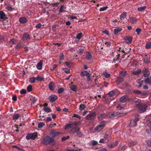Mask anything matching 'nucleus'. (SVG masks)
<instances>
[{
    "instance_id": "nucleus-63",
    "label": "nucleus",
    "mask_w": 151,
    "mask_h": 151,
    "mask_svg": "<svg viewBox=\"0 0 151 151\" xmlns=\"http://www.w3.org/2000/svg\"><path fill=\"white\" fill-rule=\"evenodd\" d=\"M140 94L141 95L143 96H147L148 95V94L147 93L145 92H142L141 91Z\"/></svg>"
},
{
    "instance_id": "nucleus-52",
    "label": "nucleus",
    "mask_w": 151,
    "mask_h": 151,
    "mask_svg": "<svg viewBox=\"0 0 151 151\" xmlns=\"http://www.w3.org/2000/svg\"><path fill=\"white\" fill-rule=\"evenodd\" d=\"M108 8V7L107 6L100 8L99 9V11L100 12L104 11L106 10Z\"/></svg>"
},
{
    "instance_id": "nucleus-20",
    "label": "nucleus",
    "mask_w": 151,
    "mask_h": 151,
    "mask_svg": "<svg viewBox=\"0 0 151 151\" xmlns=\"http://www.w3.org/2000/svg\"><path fill=\"white\" fill-rule=\"evenodd\" d=\"M42 60H40L37 63L36 66L38 70H41L42 68Z\"/></svg>"
},
{
    "instance_id": "nucleus-44",
    "label": "nucleus",
    "mask_w": 151,
    "mask_h": 151,
    "mask_svg": "<svg viewBox=\"0 0 151 151\" xmlns=\"http://www.w3.org/2000/svg\"><path fill=\"white\" fill-rule=\"evenodd\" d=\"M135 31L137 32V35H139L142 31V29L139 28H137L136 29Z\"/></svg>"
},
{
    "instance_id": "nucleus-59",
    "label": "nucleus",
    "mask_w": 151,
    "mask_h": 151,
    "mask_svg": "<svg viewBox=\"0 0 151 151\" xmlns=\"http://www.w3.org/2000/svg\"><path fill=\"white\" fill-rule=\"evenodd\" d=\"M36 79L38 81H41L43 80V78L42 77L38 76L36 78Z\"/></svg>"
},
{
    "instance_id": "nucleus-51",
    "label": "nucleus",
    "mask_w": 151,
    "mask_h": 151,
    "mask_svg": "<svg viewBox=\"0 0 151 151\" xmlns=\"http://www.w3.org/2000/svg\"><path fill=\"white\" fill-rule=\"evenodd\" d=\"M103 75L106 78H109L110 76V74L106 72H104Z\"/></svg>"
},
{
    "instance_id": "nucleus-42",
    "label": "nucleus",
    "mask_w": 151,
    "mask_h": 151,
    "mask_svg": "<svg viewBox=\"0 0 151 151\" xmlns=\"http://www.w3.org/2000/svg\"><path fill=\"white\" fill-rule=\"evenodd\" d=\"M151 47V42H147L145 46V48L147 49H150Z\"/></svg>"
},
{
    "instance_id": "nucleus-40",
    "label": "nucleus",
    "mask_w": 151,
    "mask_h": 151,
    "mask_svg": "<svg viewBox=\"0 0 151 151\" xmlns=\"http://www.w3.org/2000/svg\"><path fill=\"white\" fill-rule=\"evenodd\" d=\"M86 107L85 104H81L79 106V109L81 111H82Z\"/></svg>"
},
{
    "instance_id": "nucleus-14",
    "label": "nucleus",
    "mask_w": 151,
    "mask_h": 151,
    "mask_svg": "<svg viewBox=\"0 0 151 151\" xmlns=\"http://www.w3.org/2000/svg\"><path fill=\"white\" fill-rule=\"evenodd\" d=\"M108 115V118L109 117L110 118H113L115 117L117 115V113L116 112H110L107 114Z\"/></svg>"
},
{
    "instance_id": "nucleus-22",
    "label": "nucleus",
    "mask_w": 151,
    "mask_h": 151,
    "mask_svg": "<svg viewBox=\"0 0 151 151\" xmlns=\"http://www.w3.org/2000/svg\"><path fill=\"white\" fill-rule=\"evenodd\" d=\"M66 9V7L64 5L61 6L59 12L60 13L65 12V9Z\"/></svg>"
},
{
    "instance_id": "nucleus-23",
    "label": "nucleus",
    "mask_w": 151,
    "mask_h": 151,
    "mask_svg": "<svg viewBox=\"0 0 151 151\" xmlns=\"http://www.w3.org/2000/svg\"><path fill=\"white\" fill-rule=\"evenodd\" d=\"M89 73L87 71L85 70L82 71L80 73V75L82 77H84L85 76H87L89 75Z\"/></svg>"
},
{
    "instance_id": "nucleus-27",
    "label": "nucleus",
    "mask_w": 151,
    "mask_h": 151,
    "mask_svg": "<svg viewBox=\"0 0 151 151\" xmlns=\"http://www.w3.org/2000/svg\"><path fill=\"white\" fill-rule=\"evenodd\" d=\"M79 130H80V128L78 127H76L73 128L71 130L72 132L73 133H76Z\"/></svg>"
},
{
    "instance_id": "nucleus-10",
    "label": "nucleus",
    "mask_w": 151,
    "mask_h": 151,
    "mask_svg": "<svg viewBox=\"0 0 151 151\" xmlns=\"http://www.w3.org/2000/svg\"><path fill=\"white\" fill-rule=\"evenodd\" d=\"M142 72L145 77H148L150 74V72L148 69L147 68H144L142 70Z\"/></svg>"
},
{
    "instance_id": "nucleus-47",
    "label": "nucleus",
    "mask_w": 151,
    "mask_h": 151,
    "mask_svg": "<svg viewBox=\"0 0 151 151\" xmlns=\"http://www.w3.org/2000/svg\"><path fill=\"white\" fill-rule=\"evenodd\" d=\"M27 91L29 92H31L32 90V86L31 85H29L27 88Z\"/></svg>"
},
{
    "instance_id": "nucleus-54",
    "label": "nucleus",
    "mask_w": 151,
    "mask_h": 151,
    "mask_svg": "<svg viewBox=\"0 0 151 151\" xmlns=\"http://www.w3.org/2000/svg\"><path fill=\"white\" fill-rule=\"evenodd\" d=\"M21 94H25L26 93V91L25 89H21L20 92Z\"/></svg>"
},
{
    "instance_id": "nucleus-34",
    "label": "nucleus",
    "mask_w": 151,
    "mask_h": 151,
    "mask_svg": "<svg viewBox=\"0 0 151 151\" xmlns=\"http://www.w3.org/2000/svg\"><path fill=\"white\" fill-rule=\"evenodd\" d=\"M16 41V40L14 38L11 39L10 41L9 42V45H10L11 46H12L13 45L15 44Z\"/></svg>"
},
{
    "instance_id": "nucleus-62",
    "label": "nucleus",
    "mask_w": 151,
    "mask_h": 151,
    "mask_svg": "<svg viewBox=\"0 0 151 151\" xmlns=\"http://www.w3.org/2000/svg\"><path fill=\"white\" fill-rule=\"evenodd\" d=\"M64 91V88H61L58 89V93H60Z\"/></svg>"
},
{
    "instance_id": "nucleus-12",
    "label": "nucleus",
    "mask_w": 151,
    "mask_h": 151,
    "mask_svg": "<svg viewBox=\"0 0 151 151\" xmlns=\"http://www.w3.org/2000/svg\"><path fill=\"white\" fill-rule=\"evenodd\" d=\"M23 40H30V35L28 33H24L22 37Z\"/></svg>"
},
{
    "instance_id": "nucleus-36",
    "label": "nucleus",
    "mask_w": 151,
    "mask_h": 151,
    "mask_svg": "<svg viewBox=\"0 0 151 151\" xmlns=\"http://www.w3.org/2000/svg\"><path fill=\"white\" fill-rule=\"evenodd\" d=\"M134 102L135 103H138V104H141V100L139 99H137L135 98L134 97Z\"/></svg>"
},
{
    "instance_id": "nucleus-64",
    "label": "nucleus",
    "mask_w": 151,
    "mask_h": 151,
    "mask_svg": "<svg viewBox=\"0 0 151 151\" xmlns=\"http://www.w3.org/2000/svg\"><path fill=\"white\" fill-rule=\"evenodd\" d=\"M6 9L8 11H13V8L10 6H8L6 7Z\"/></svg>"
},
{
    "instance_id": "nucleus-19",
    "label": "nucleus",
    "mask_w": 151,
    "mask_h": 151,
    "mask_svg": "<svg viewBox=\"0 0 151 151\" xmlns=\"http://www.w3.org/2000/svg\"><path fill=\"white\" fill-rule=\"evenodd\" d=\"M122 30V29L121 27H119L115 29H114V34L116 35Z\"/></svg>"
},
{
    "instance_id": "nucleus-56",
    "label": "nucleus",
    "mask_w": 151,
    "mask_h": 151,
    "mask_svg": "<svg viewBox=\"0 0 151 151\" xmlns=\"http://www.w3.org/2000/svg\"><path fill=\"white\" fill-rule=\"evenodd\" d=\"M136 142L133 141H131L129 143V146H133L136 145Z\"/></svg>"
},
{
    "instance_id": "nucleus-28",
    "label": "nucleus",
    "mask_w": 151,
    "mask_h": 151,
    "mask_svg": "<svg viewBox=\"0 0 151 151\" xmlns=\"http://www.w3.org/2000/svg\"><path fill=\"white\" fill-rule=\"evenodd\" d=\"M147 8L145 6L139 7L137 8V10L138 12H141L144 11Z\"/></svg>"
},
{
    "instance_id": "nucleus-29",
    "label": "nucleus",
    "mask_w": 151,
    "mask_h": 151,
    "mask_svg": "<svg viewBox=\"0 0 151 151\" xmlns=\"http://www.w3.org/2000/svg\"><path fill=\"white\" fill-rule=\"evenodd\" d=\"M134 97H130L127 95V101L129 103L133 102Z\"/></svg>"
},
{
    "instance_id": "nucleus-55",
    "label": "nucleus",
    "mask_w": 151,
    "mask_h": 151,
    "mask_svg": "<svg viewBox=\"0 0 151 151\" xmlns=\"http://www.w3.org/2000/svg\"><path fill=\"white\" fill-rule=\"evenodd\" d=\"M91 143L92 145L94 146L97 145L98 144V142L96 141L93 140L91 141Z\"/></svg>"
},
{
    "instance_id": "nucleus-25",
    "label": "nucleus",
    "mask_w": 151,
    "mask_h": 151,
    "mask_svg": "<svg viewBox=\"0 0 151 151\" xmlns=\"http://www.w3.org/2000/svg\"><path fill=\"white\" fill-rule=\"evenodd\" d=\"M71 90L73 91L76 92L77 89V87L76 85H71L70 86Z\"/></svg>"
},
{
    "instance_id": "nucleus-4",
    "label": "nucleus",
    "mask_w": 151,
    "mask_h": 151,
    "mask_svg": "<svg viewBox=\"0 0 151 151\" xmlns=\"http://www.w3.org/2000/svg\"><path fill=\"white\" fill-rule=\"evenodd\" d=\"M105 123V121H103L96 127L95 128L96 130L97 131H101L104 127Z\"/></svg>"
},
{
    "instance_id": "nucleus-21",
    "label": "nucleus",
    "mask_w": 151,
    "mask_h": 151,
    "mask_svg": "<svg viewBox=\"0 0 151 151\" xmlns=\"http://www.w3.org/2000/svg\"><path fill=\"white\" fill-rule=\"evenodd\" d=\"M143 82H144V81L141 80L140 79H138L136 81V82L139 84L137 86L138 88H140L142 87Z\"/></svg>"
},
{
    "instance_id": "nucleus-39",
    "label": "nucleus",
    "mask_w": 151,
    "mask_h": 151,
    "mask_svg": "<svg viewBox=\"0 0 151 151\" xmlns=\"http://www.w3.org/2000/svg\"><path fill=\"white\" fill-rule=\"evenodd\" d=\"M36 78L34 77H32L29 78V81L31 83H33L35 82Z\"/></svg>"
},
{
    "instance_id": "nucleus-41",
    "label": "nucleus",
    "mask_w": 151,
    "mask_h": 151,
    "mask_svg": "<svg viewBox=\"0 0 151 151\" xmlns=\"http://www.w3.org/2000/svg\"><path fill=\"white\" fill-rule=\"evenodd\" d=\"M43 109L45 112L47 113L50 112L52 111V110L48 107H44Z\"/></svg>"
},
{
    "instance_id": "nucleus-32",
    "label": "nucleus",
    "mask_w": 151,
    "mask_h": 151,
    "mask_svg": "<svg viewBox=\"0 0 151 151\" xmlns=\"http://www.w3.org/2000/svg\"><path fill=\"white\" fill-rule=\"evenodd\" d=\"M120 55L119 54L117 55L116 57L113 60V61L112 62V63H115V61L118 60L120 58Z\"/></svg>"
},
{
    "instance_id": "nucleus-53",
    "label": "nucleus",
    "mask_w": 151,
    "mask_h": 151,
    "mask_svg": "<svg viewBox=\"0 0 151 151\" xmlns=\"http://www.w3.org/2000/svg\"><path fill=\"white\" fill-rule=\"evenodd\" d=\"M116 81L118 82V83H120L122 82L123 81V79L121 77H117Z\"/></svg>"
},
{
    "instance_id": "nucleus-45",
    "label": "nucleus",
    "mask_w": 151,
    "mask_h": 151,
    "mask_svg": "<svg viewBox=\"0 0 151 151\" xmlns=\"http://www.w3.org/2000/svg\"><path fill=\"white\" fill-rule=\"evenodd\" d=\"M59 56V60L62 61L63 60L64 57V55L63 53H60V54Z\"/></svg>"
},
{
    "instance_id": "nucleus-60",
    "label": "nucleus",
    "mask_w": 151,
    "mask_h": 151,
    "mask_svg": "<svg viewBox=\"0 0 151 151\" xmlns=\"http://www.w3.org/2000/svg\"><path fill=\"white\" fill-rule=\"evenodd\" d=\"M133 92L134 93L137 94H140V93H141V91L138 90H134L133 91Z\"/></svg>"
},
{
    "instance_id": "nucleus-11",
    "label": "nucleus",
    "mask_w": 151,
    "mask_h": 151,
    "mask_svg": "<svg viewBox=\"0 0 151 151\" xmlns=\"http://www.w3.org/2000/svg\"><path fill=\"white\" fill-rule=\"evenodd\" d=\"M48 98L50 102H53L58 99V97L55 95H52L49 96Z\"/></svg>"
},
{
    "instance_id": "nucleus-3",
    "label": "nucleus",
    "mask_w": 151,
    "mask_h": 151,
    "mask_svg": "<svg viewBox=\"0 0 151 151\" xmlns=\"http://www.w3.org/2000/svg\"><path fill=\"white\" fill-rule=\"evenodd\" d=\"M37 136V133L35 132L33 133H30L28 134L26 136V139L27 140H29L30 139H34Z\"/></svg>"
},
{
    "instance_id": "nucleus-6",
    "label": "nucleus",
    "mask_w": 151,
    "mask_h": 151,
    "mask_svg": "<svg viewBox=\"0 0 151 151\" xmlns=\"http://www.w3.org/2000/svg\"><path fill=\"white\" fill-rule=\"evenodd\" d=\"M139 120V119L137 118H136L134 119H132L131 120L130 123V126L131 127H136L137 125V122Z\"/></svg>"
},
{
    "instance_id": "nucleus-37",
    "label": "nucleus",
    "mask_w": 151,
    "mask_h": 151,
    "mask_svg": "<svg viewBox=\"0 0 151 151\" xmlns=\"http://www.w3.org/2000/svg\"><path fill=\"white\" fill-rule=\"evenodd\" d=\"M127 73V72L126 71H121L120 72L119 74L121 75L123 77H124L125 76Z\"/></svg>"
},
{
    "instance_id": "nucleus-26",
    "label": "nucleus",
    "mask_w": 151,
    "mask_h": 151,
    "mask_svg": "<svg viewBox=\"0 0 151 151\" xmlns=\"http://www.w3.org/2000/svg\"><path fill=\"white\" fill-rule=\"evenodd\" d=\"M130 21L132 24H135L137 22L136 18L132 17L130 18Z\"/></svg>"
},
{
    "instance_id": "nucleus-38",
    "label": "nucleus",
    "mask_w": 151,
    "mask_h": 151,
    "mask_svg": "<svg viewBox=\"0 0 151 151\" xmlns=\"http://www.w3.org/2000/svg\"><path fill=\"white\" fill-rule=\"evenodd\" d=\"M83 35L81 32L78 34L76 37V38L80 40L83 37Z\"/></svg>"
},
{
    "instance_id": "nucleus-18",
    "label": "nucleus",
    "mask_w": 151,
    "mask_h": 151,
    "mask_svg": "<svg viewBox=\"0 0 151 151\" xmlns=\"http://www.w3.org/2000/svg\"><path fill=\"white\" fill-rule=\"evenodd\" d=\"M48 87L50 90H54L55 88V86L54 83L52 82H51L48 84Z\"/></svg>"
},
{
    "instance_id": "nucleus-35",
    "label": "nucleus",
    "mask_w": 151,
    "mask_h": 151,
    "mask_svg": "<svg viewBox=\"0 0 151 151\" xmlns=\"http://www.w3.org/2000/svg\"><path fill=\"white\" fill-rule=\"evenodd\" d=\"M45 124L43 122H40L38 123V127L39 128L41 129L45 126Z\"/></svg>"
},
{
    "instance_id": "nucleus-49",
    "label": "nucleus",
    "mask_w": 151,
    "mask_h": 151,
    "mask_svg": "<svg viewBox=\"0 0 151 151\" xmlns=\"http://www.w3.org/2000/svg\"><path fill=\"white\" fill-rule=\"evenodd\" d=\"M109 96L110 97H112L115 94L114 91L113 90H112V91H110L109 93Z\"/></svg>"
},
{
    "instance_id": "nucleus-13",
    "label": "nucleus",
    "mask_w": 151,
    "mask_h": 151,
    "mask_svg": "<svg viewBox=\"0 0 151 151\" xmlns=\"http://www.w3.org/2000/svg\"><path fill=\"white\" fill-rule=\"evenodd\" d=\"M19 21L21 23L25 24L27 22V20L25 17H22L19 18Z\"/></svg>"
},
{
    "instance_id": "nucleus-48",
    "label": "nucleus",
    "mask_w": 151,
    "mask_h": 151,
    "mask_svg": "<svg viewBox=\"0 0 151 151\" xmlns=\"http://www.w3.org/2000/svg\"><path fill=\"white\" fill-rule=\"evenodd\" d=\"M84 51V49H83L80 48L79 49L78 51V53L80 55H82Z\"/></svg>"
},
{
    "instance_id": "nucleus-17",
    "label": "nucleus",
    "mask_w": 151,
    "mask_h": 151,
    "mask_svg": "<svg viewBox=\"0 0 151 151\" xmlns=\"http://www.w3.org/2000/svg\"><path fill=\"white\" fill-rule=\"evenodd\" d=\"M127 95H124L120 98L119 101L121 103H124L127 101Z\"/></svg>"
},
{
    "instance_id": "nucleus-46",
    "label": "nucleus",
    "mask_w": 151,
    "mask_h": 151,
    "mask_svg": "<svg viewBox=\"0 0 151 151\" xmlns=\"http://www.w3.org/2000/svg\"><path fill=\"white\" fill-rule=\"evenodd\" d=\"M132 38L131 37H127L126 39H124L125 40H127L129 43H131L132 41Z\"/></svg>"
},
{
    "instance_id": "nucleus-50",
    "label": "nucleus",
    "mask_w": 151,
    "mask_h": 151,
    "mask_svg": "<svg viewBox=\"0 0 151 151\" xmlns=\"http://www.w3.org/2000/svg\"><path fill=\"white\" fill-rule=\"evenodd\" d=\"M144 61L145 63H149V58L148 57H145L144 58Z\"/></svg>"
},
{
    "instance_id": "nucleus-33",
    "label": "nucleus",
    "mask_w": 151,
    "mask_h": 151,
    "mask_svg": "<svg viewBox=\"0 0 151 151\" xmlns=\"http://www.w3.org/2000/svg\"><path fill=\"white\" fill-rule=\"evenodd\" d=\"M20 116V115L18 114H14L13 116V119L14 120L17 119Z\"/></svg>"
},
{
    "instance_id": "nucleus-58",
    "label": "nucleus",
    "mask_w": 151,
    "mask_h": 151,
    "mask_svg": "<svg viewBox=\"0 0 151 151\" xmlns=\"http://www.w3.org/2000/svg\"><path fill=\"white\" fill-rule=\"evenodd\" d=\"M70 137L69 136H67L66 137H63L61 139L62 141H63L66 140V139H69Z\"/></svg>"
},
{
    "instance_id": "nucleus-7",
    "label": "nucleus",
    "mask_w": 151,
    "mask_h": 151,
    "mask_svg": "<svg viewBox=\"0 0 151 151\" xmlns=\"http://www.w3.org/2000/svg\"><path fill=\"white\" fill-rule=\"evenodd\" d=\"M108 119V115L107 114H100L98 116V119L99 121H101L104 119Z\"/></svg>"
},
{
    "instance_id": "nucleus-8",
    "label": "nucleus",
    "mask_w": 151,
    "mask_h": 151,
    "mask_svg": "<svg viewBox=\"0 0 151 151\" xmlns=\"http://www.w3.org/2000/svg\"><path fill=\"white\" fill-rule=\"evenodd\" d=\"M60 134V132H56L54 130H52L49 133V134L50 135L52 138H54L59 135Z\"/></svg>"
},
{
    "instance_id": "nucleus-57",
    "label": "nucleus",
    "mask_w": 151,
    "mask_h": 151,
    "mask_svg": "<svg viewBox=\"0 0 151 151\" xmlns=\"http://www.w3.org/2000/svg\"><path fill=\"white\" fill-rule=\"evenodd\" d=\"M71 126V124H67L65 126V130L68 129H69Z\"/></svg>"
},
{
    "instance_id": "nucleus-30",
    "label": "nucleus",
    "mask_w": 151,
    "mask_h": 151,
    "mask_svg": "<svg viewBox=\"0 0 151 151\" xmlns=\"http://www.w3.org/2000/svg\"><path fill=\"white\" fill-rule=\"evenodd\" d=\"M127 15V14L126 12H124L120 15V18L121 19H124L126 17Z\"/></svg>"
},
{
    "instance_id": "nucleus-31",
    "label": "nucleus",
    "mask_w": 151,
    "mask_h": 151,
    "mask_svg": "<svg viewBox=\"0 0 151 151\" xmlns=\"http://www.w3.org/2000/svg\"><path fill=\"white\" fill-rule=\"evenodd\" d=\"M24 45L21 43L20 42L19 43L16 47L15 48L17 49H19L24 47Z\"/></svg>"
},
{
    "instance_id": "nucleus-1",
    "label": "nucleus",
    "mask_w": 151,
    "mask_h": 151,
    "mask_svg": "<svg viewBox=\"0 0 151 151\" xmlns=\"http://www.w3.org/2000/svg\"><path fill=\"white\" fill-rule=\"evenodd\" d=\"M53 142H55V143L54 139L49 136H46L45 138L43 139L42 143L44 145H48ZM55 145V144H53L54 145Z\"/></svg>"
},
{
    "instance_id": "nucleus-15",
    "label": "nucleus",
    "mask_w": 151,
    "mask_h": 151,
    "mask_svg": "<svg viewBox=\"0 0 151 151\" xmlns=\"http://www.w3.org/2000/svg\"><path fill=\"white\" fill-rule=\"evenodd\" d=\"M144 80V82L147 85H151V77H148Z\"/></svg>"
},
{
    "instance_id": "nucleus-2",
    "label": "nucleus",
    "mask_w": 151,
    "mask_h": 151,
    "mask_svg": "<svg viewBox=\"0 0 151 151\" xmlns=\"http://www.w3.org/2000/svg\"><path fill=\"white\" fill-rule=\"evenodd\" d=\"M137 106L138 109V111L140 113L145 112L147 109V106L145 104H137Z\"/></svg>"
},
{
    "instance_id": "nucleus-24",
    "label": "nucleus",
    "mask_w": 151,
    "mask_h": 151,
    "mask_svg": "<svg viewBox=\"0 0 151 151\" xmlns=\"http://www.w3.org/2000/svg\"><path fill=\"white\" fill-rule=\"evenodd\" d=\"M142 72V71L140 69H138L137 70L134 71L132 72V74L135 75H139Z\"/></svg>"
},
{
    "instance_id": "nucleus-61",
    "label": "nucleus",
    "mask_w": 151,
    "mask_h": 151,
    "mask_svg": "<svg viewBox=\"0 0 151 151\" xmlns=\"http://www.w3.org/2000/svg\"><path fill=\"white\" fill-rule=\"evenodd\" d=\"M77 135L79 137H81L82 136V133L79 130L78 132L76 133Z\"/></svg>"
},
{
    "instance_id": "nucleus-5",
    "label": "nucleus",
    "mask_w": 151,
    "mask_h": 151,
    "mask_svg": "<svg viewBox=\"0 0 151 151\" xmlns=\"http://www.w3.org/2000/svg\"><path fill=\"white\" fill-rule=\"evenodd\" d=\"M96 116V114L95 112H92L88 114L86 116V119L88 120H91L93 119Z\"/></svg>"
},
{
    "instance_id": "nucleus-9",
    "label": "nucleus",
    "mask_w": 151,
    "mask_h": 151,
    "mask_svg": "<svg viewBox=\"0 0 151 151\" xmlns=\"http://www.w3.org/2000/svg\"><path fill=\"white\" fill-rule=\"evenodd\" d=\"M7 19L6 15L2 11H0V21H3Z\"/></svg>"
},
{
    "instance_id": "nucleus-43",
    "label": "nucleus",
    "mask_w": 151,
    "mask_h": 151,
    "mask_svg": "<svg viewBox=\"0 0 151 151\" xmlns=\"http://www.w3.org/2000/svg\"><path fill=\"white\" fill-rule=\"evenodd\" d=\"M63 70L66 73H70V69H68L66 68H63Z\"/></svg>"
},
{
    "instance_id": "nucleus-16",
    "label": "nucleus",
    "mask_w": 151,
    "mask_h": 151,
    "mask_svg": "<svg viewBox=\"0 0 151 151\" xmlns=\"http://www.w3.org/2000/svg\"><path fill=\"white\" fill-rule=\"evenodd\" d=\"M86 58L88 60H90L92 59V55L90 52H87Z\"/></svg>"
}]
</instances>
